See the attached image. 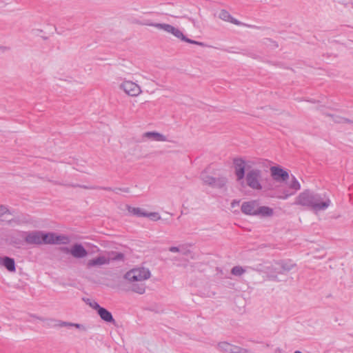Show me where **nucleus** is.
<instances>
[{
  "label": "nucleus",
  "mask_w": 353,
  "mask_h": 353,
  "mask_svg": "<svg viewBox=\"0 0 353 353\" xmlns=\"http://www.w3.org/2000/svg\"><path fill=\"white\" fill-rule=\"evenodd\" d=\"M60 250L65 254H71L72 247L71 248L61 247V248H60Z\"/></svg>",
  "instance_id": "31"
},
{
  "label": "nucleus",
  "mask_w": 353,
  "mask_h": 353,
  "mask_svg": "<svg viewBox=\"0 0 353 353\" xmlns=\"http://www.w3.org/2000/svg\"><path fill=\"white\" fill-rule=\"evenodd\" d=\"M219 18L222 20H224L225 21H230L234 24H239V21L236 19H234L232 18V17L230 15V14L225 10H222L219 13Z\"/></svg>",
  "instance_id": "19"
},
{
  "label": "nucleus",
  "mask_w": 353,
  "mask_h": 353,
  "mask_svg": "<svg viewBox=\"0 0 353 353\" xmlns=\"http://www.w3.org/2000/svg\"><path fill=\"white\" fill-rule=\"evenodd\" d=\"M214 178L212 176L202 174L201 175V179L205 184L210 185L211 186H213L214 182Z\"/></svg>",
  "instance_id": "26"
},
{
  "label": "nucleus",
  "mask_w": 353,
  "mask_h": 353,
  "mask_svg": "<svg viewBox=\"0 0 353 353\" xmlns=\"http://www.w3.org/2000/svg\"><path fill=\"white\" fill-rule=\"evenodd\" d=\"M42 244H56L55 233L43 232Z\"/></svg>",
  "instance_id": "18"
},
{
  "label": "nucleus",
  "mask_w": 353,
  "mask_h": 353,
  "mask_svg": "<svg viewBox=\"0 0 353 353\" xmlns=\"http://www.w3.org/2000/svg\"><path fill=\"white\" fill-rule=\"evenodd\" d=\"M294 205L301 206L317 213L324 211L331 205V200L319 193L310 190H305L295 198Z\"/></svg>",
  "instance_id": "1"
},
{
  "label": "nucleus",
  "mask_w": 353,
  "mask_h": 353,
  "mask_svg": "<svg viewBox=\"0 0 353 353\" xmlns=\"http://www.w3.org/2000/svg\"><path fill=\"white\" fill-rule=\"evenodd\" d=\"M270 170L272 177L277 182H285L290 178L289 173L279 166H272Z\"/></svg>",
  "instance_id": "8"
},
{
  "label": "nucleus",
  "mask_w": 353,
  "mask_h": 353,
  "mask_svg": "<svg viewBox=\"0 0 353 353\" xmlns=\"http://www.w3.org/2000/svg\"><path fill=\"white\" fill-rule=\"evenodd\" d=\"M72 187H81V188H83L85 189H88L89 188L85 186V185H72Z\"/></svg>",
  "instance_id": "36"
},
{
  "label": "nucleus",
  "mask_w": 353,
  "mask_h": 353,
  "mask_svg": "<svg viewBox=\"0 0 353 353\" xmlns=\"http://www.w3.org/2000/svg\"><path fill=\"white\" fill-rule=\"evenodd\" d=\"M88 301H89V302H88V304H89V305H90L92 308H93V309H94V310H97V312H99V308H101V307H101V306L98 304V303H97L96 301H90V300H88Z\"/></svg>",
  "instance_id": "28"
},
{
  "label": "nucleus",
  "mask_w": 353,
  "mask_h": 353,
  "mask_svg": "<svg viewBox=\"0 0 353 353\" xmlns=\"http://www.w3.org/2000/svg\"><path fill=\"white\" fill-rule=\"evenodd\" d=\"M239 203V201H233L231 203V205L232 208H234L236 205H238Z\"/></svg>",
  "instance_id": "37"
},
{
  "label": "nucleus",
  "mask_w": 353,
  "mask_h": 353,
  "mask_svg": "<svg viewBox=\"0 0 353 353\" xmlns=\"http://www.w3.org/2000/svg\"><path fill=\"white\" fill-rule=\"evenodd\" d=\"M288 186L290 188L293 189L295 191L299 190L301 189V184L294 176H292L291 181L289 183Z\"/></svg>",
  "instance_id": "23"
},
{
  "label": "nucleus",
  "mask_w": 353,
  "mask_h": 353,
  "mask_svg": "<svg viewBox=\"0 0 353 353\" xmlns=\"http://www.w3.org/2000/svg\"><path fill=\"white\" fill-rule=\"evenodd\" d=\"M295 266V264L290 260L281 261L276 263L274 270L279 274H284L290 272Z\"/></svg>",
  "instance_id": "12"
},
{
  "label": "nucleus",
  "mask_w": 353,
  "mask_h": 353,
  "mask_svg": "<svg viewBox=\"0 0 353 353\" xmlns=\"http://www.w3.org/2000/svg\"><path fill=\"white\" fill-rule=\"evenodd\" d=\"M234 173L237 181H241L245 177V161L242 158L233 159Z\"/></svg>",
  "instance_id": "9"
},
{
  "label": "nucleus",
  "mask_w": 353,
  "mask_h": 353,
  "mask_svg": "<svg viewBox=\"0 0 353 353\" xmlns=\"http://www.w3.org/2000/svg\"><path fill=\"white\" fill-rule=\"evenodd\" d=\"M150 276V270L144 267H138L128 271L124 275L128 290L143 294L146 290L145 281Z\"/></svg>",
  "instance_id": "2"
},
{
  "label": "nucleus",
  "mask_w": 353,
  "mask_h": 353,
  "mask_svg": "<svg viewBox=\"0 0 353 353\" xmlns=\"http://www.w3.org/2000/svg\"><path fill=\"white\" fill-rule=\"evenodd\" d=\"M0 212H2V214L4 215L6 213H10L9 210L6 206L1 205L0 206Z\"/></svg>",
  "instance_id": "33"
},
{
  "label": "nucleus",
  "mask_w": 353,
  "mask_h": 353,
  "mask_svg": "<svg viewBox=\"0 0 353 353\" xmlns=\"http://www.w3.org/2000/svg\"><path fill=\"white\" fill-rule=\"evenodd\" d=\"M3 260V257L0 256V265H2Z\"/></svg>",
  "instance_id": "38"
},
{
  "label": "nucleus",
  "mask_w": 353,
  "mask_h": 353,
  "mask_svg": "<svg viewBox=\"0 0 353 353\" xmlns=\"http://www.w3.org/2000/svg\"><path fill=\"white\" fill-rule=\"evenodd\" d=\"M274 215V210L268 206L258 205L256 216L261 217H271Z\"/></svg>",
  "instance_id": "15"
},
{
  "label": "nucleus",
  "mask_w": 353,
  "mask_h": 353,
  "mask_svg": "<svg viewBox=\"0 0 353 353\" xmlns=\"http://www.w3.org/2000/svg\"><path fill=\"white\" fill-rule=\"evenodd\" d=\"M216 348L223 353H250L248 350L234 345L226 341L219 342L216 345Z\"/></svg>",
  "instance_id": "6"
},
{
  "label": "nucleus",
  "mask_w": 353,
  "mask_h": 353,
  "mask_svg": "<svg viewBox=\"0 0 353 353\" xmlns=\"http://www.w3.org/2000/svg\"><path fill=\"white\" fill-rule=\"evenodd\" d=\"M290 195H292V194H286L284 196H279L278 198L285 200V199H287Z\"/></svg>",
  "instance_id": "35"
},
{
  "label": "nucleus",
  "mask_w": 353,
  "mask_h": 353,
  "mask_svg": "<svg viewBox=\"0 0 353 353\" xmlns=\"http://www.w3.org/2000/svg\"><path fill=\"white\" fill-rule=\"evenodd\" d=\"M57 325L59 327H72V323L59 321Z\"/></svg>",
  "instance_id": "30"
},
{
  "label": "nucleus",
  "mask_w": 353,
  "mask_h": 353,
  "mask_svg": "<svg viewBox=\"0 0 353 353\" xmlns=\"http://www.w3.org/2000/svg\"><path fill=\"white\" fill-rule=\"evenodd\" d=\"M228 179L225 176H220L214 178V182L212 187L221 188L225 185Z\"/></svg>",
  "instance_id": "21"
},
{
  "label": "nucleus",
  "mask_w": 353,
  "mask_h": 353,
  "mask_svg": "<svg viewBox=\"0 0 353 353\" xmlns=\"http://www.w3.org/2000/svg\"><path fill=\"white\" fill-rule=\"evenodd\" d=\"M152 216L154 219H155L156 220H159L161 219V216H159V214L157 212H152V213H150V214H148V216Z\"/></svg>",
  "instance_id": "32"
},
{
  "label": "nucleus",
  "mask_w": 353,
  "mask_h": 353,
  "mask_svg": "<svg viewBox=\"0 0 353 353\" xmlns=\"http://www.w3.org/2000/svg\"><path fill=\"white\" fill-rule=\"evenodd\" d=\"M138 23L141 24V25H144V26H152V27L157 28V29L163 30V31H165L168 33L172 34L176 38L180 39L181 40H182L185 42H187L189 43H192V44H196V45H199V46H203V43L201 42H199V41H194V40L187 38L185 36H184L183 32L179 29H178L177 28H175L170 24L152 23V22H149L148 21L143 22V23L140 22Z\"/></svg>",
  "instance_id": "3"
},
{
  "label": "nucleus",
  "mask_w": 353,
  "mask_h": 353,
  "mask_svg": "<svg viewBox=\"0 0 353 353\" xmlns=\"http://www.w3.org/2000/svg\"><path fill=\"white\" fill-rule=\"evenodd\" d=\"M3 216L2 212H0V216Z\"/></svg>",
  "instance_id": "41"
},
{
  "label": "nucleus",
  "mask_w": 353,
  "mask_h": 353,
  "mask_svg": "<svg viewBox=\"0 0 353 353\" xmlns=\"http://www.w3.org/2000/svg\"><path fill=\"white\" fill-rule=\"evenodd\" d=\"M24 241L30 245H41L43 240V231L34 230L26 232L23 234Z\"/></svg>",
  "instance_id": "7"
},
{
  "label": "nucleus",
  "mask_w": 353,
  "mask_h": 353,
  "mask_svg": "<svg viewBox=\"0 0 353 353\" xmlns=\"http://www.w3.org/2000/svg\"><path fill=\"white\" fill-rule=\"evenodd\" d=\"M245 272V270L241 266H234L231 270V273L234 276H240Z\"/></svg>",
  "instance_id": "25"
},
{
  "label": "nucleus",
  "mask_w": 353,
  "mask_h": 353,
  "mask_svg": "<svg viewBox=\"0 0 353 353\" xmlns=\"http://www.w3.org/2000/svg\"><path fill=\"white\" fill-rule=\"evenodd\" d=\"M169 251L171 252H179L180 249L179 247L172 246L169 248Z\"/></svg>",
  "instance_id": "34"
},
{
  "label": "nucleus",
  "mask_w": 353,
  "mask_h": 353,
  "mask_svg": "<svg viewBox=\"0 0 353 353\" xmlns=\"http://www.w3.org/2000/svg\"><path fill=\"white\" fill-rule=\"evenodd\" d=\"M2 265L4 266L9 272H14L16 270L14 260L8 256L3 257Z\"/></svg>",
  "instance_id": "17"
},
{
  "label": "nucleus",
  "mask_w": 353,
  "mask_h": 353,
  "mask_svg": "<svg viewBox=\"0 0 353 353\" xmlns=\"http://www.w3.org/2000/svg\"><path fill=\"white\" fill-rule=\"evenodd\" d=\"M72 327H76V328H77L81 331H84V332L88 330V327L83 324L72 323Z\"/></svg>",
  "instance_id": "29"
},
{
  "label": "nucleus",
  "mask_w": 353,
  "mask_h": 353,
  "mask_svg": "<svg viewBox=\"0 0 353 353\" xmlns=\"http://www.w3.org/2000/svg\"><path fill=\"white\" fill-rule=\"evenodd\" d=\"M141 139H142L143 141H145L146 140H150V141H159V142H163V141H168L166 136L163 135L161 133L157 132H144L141 136Z\"/></svg>",
  "instance_id": "11"
},
{
  "label": "nucleus",
  "mask_w": 353,
  "mask_h": 353,
  "mask_svg": "<svg viewBox=\"0 0 353 353\" xmlns=\"http://www.w3.org/2000/svg\"><path fill=\"white\" fill-rule=\"evenodd\" d=\"M106 256L109 258V263L112 261H123L124 259V254L121 252H109Z\"/></svg>",
  "instance_id": "20"
},
{
  "label": "nucleus",
  "mask_w": 353,
  "mask_h": 353,
  "mask_svg": "<svg viewBox=\"0 0 353 353\" xmlns=\"http://www.w3.org/2000/svg\"><path fill=\"white\" fill-rule=\"evenodd\" d=\"M129 212L132 213L134 215H137L138 216H147L148 214L145 212H143L142 209L139 208H128Z\"/></svg>",
  "instance_id": "24"
},
{
  "label": "nucleus",
  "mask_w": 353,
  "mask_h": 353,
  "mask_svg": "<svg viewBox=\"0 0 353 353\" xmlns=\"http://www.w3.org/2000/svg\"><path fill=\"white\" fill-rule=\"evenodd\" d=\"M106 265H109V258L107 257L106 254L97 256V257L89 260L87 263V267L88 268L101 267Z\"/></svg>",
  "instance_id": "14"
},
{
  "label": "nucleus",
  "mask_w": 353,
  "mask_h": 353,
  "mask_svg": "<svg viewBox=\"0 0 353 353\" xmlns=\"http://www.w3.org/2000/svg\"><path fill=\"white\" fill-rule=\"evenodd\" d=\"M70 240L68 236L65 235H57L55 234V242L56 244H68Z\"/></svg>",
  "instance_id": "22"
},
{
  "label": "nucleus",
  "mask_w": 353,
  "mask_h": 353,
  "mask_svg": "<svg viewBox=\"0 0 353 353\" xmlns=\"http://www.w3.org/2000/svg\"><path fill=\"white\" fill-rule=\"evenodd\" d=\"M259 202L256 200L243 202L241 210L242 212L247 215L256 216Z\"/></svg>",
  "instance_id": "10"
},
{
  "label": "nucleus",
  "mask_w": 353,
  "mask_h": 353,
  "mask_svg": "<svg viewBox=\"0 0 353 353\" xmlns=\"http://www.w3.org/2000/svg\"><path fill=\"white\" fill-rule=\"evenodd\" d=\"M329 116L332 117L333 121L336 123H345V122L348 121L347 119L341 117L339 116L333 115V114H329Z\"/></svg>",
  "instance_id": "27"
},
{
  "label": "nucleus",
  "mask_w": 353,
  "mask_h": 353,
  "mask_svg": "<svg viewBox=\"0 0 353 353\" xmlns=\"http://www.w3.org/2000/svg\"><path fill=\"white\" fill-rule=\"evenodd\" d=\"M119 88L130 97H138L142 92L141 87L130 80H124L119 85Z\"/></svg>",
  "instance_id": "5"
},
{
  "label": "nucleus",
  "mask_w": 353,
  "mask_h": 353,
  "mask_svg": "<svg viewBox=\"0 0 353 353\" xmlns=\"http://www.w3.org/2000/svg\"><path fill=\"white\" fill-rule=\"evenodd\" d=\"M103 189L106 190H111L112 189L110 188H103Z\"/></svg>",
  "instance_id": "39"
},
{
  "label": "nucleus",
  "mask_w": 353,
  "mask_h": 353,
  "mask_svg": "<svg viewBox=\"0 0 353 353\" xmlns=\"http://www.w3.org/2000/svg\"><path fill=\"white\" fill-rule=\"evenodd\" d=\"M261 171L259 169L249 170L245 175L248 186L254 190H261L263 189L261 183Z\"/></svg>",
  "instance_id": "4"
},
{
  "label": "nucleus",
  "mask_w": 353,
  "mask_h": 353,
  "mask_svg": "<svg viewBox=\"0 0 353 353\" xmlns=\"http://www.w3.org/2000/svg\"><path fill=\"white\" fill-rule=\"evenodd\" d=\"M294 353H303L302 352L299 351V350H296L295 351Z\"/></svg>",
  "instance_id": "40"
},
{
  "label": "nucleus",
  "mask_w": 353,
  "mask_h": 353,
  "mask_svg": "<svg viewBox=\"0 0 353 353\" xmlns=\"http://www.w3.org/2000/svg\"><path fill=\"white\" fill-rule=\"evenodd\" d=\"M88 254V251L81 243H76L72 245L71 255L75 259H83Z\"/></svg>",
  "instance_id": "13"
},
{
  "label": "nucleus",
  "mask_w": 353,
  "mask_h": 353,
  "mask_svg": "<svg viewBox=\"0 0 353 353\" xmlns=\"http://www.w3.org/2000/svg\"><path fill=\"white\" fill-rule=\"evenodd\" d=\"M98 314L100 316L101 319L107 322V323H115V320L114 319L111 312L107 310L104 307L99 308L98 312Z\"/></svg>",
  "instance_id": "16"
}]
</instances>
